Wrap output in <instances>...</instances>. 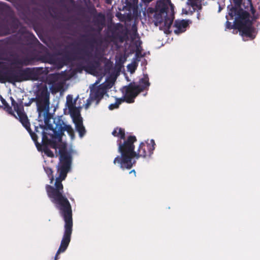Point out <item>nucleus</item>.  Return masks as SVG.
Listing matches in <instances>:
<instances>
[{
	"label": "nucleus",
	"instance_id": "f257e3e1",
	"mask_svg": "<svg viewBox=\"0 0 260 260\" xmlns=\"http://www.w3.org/2000/svg\"><path fill=\"white\" fill-rule=\"evenodd\" d=\"M59 161L57 166V172L59 176L56 178L55 187L48 184L45 187L48 197L59 210L65 222L63 237L54 260H57L58 255L67 249L71 241L73 225L72 206L67 198L63 194V186L61 183L71 170L72 150H68L66 145L64 144L59 148Z\"/></svg>",
	"mask_w": 260,
	"mask_h": 260
},
{
	"label": "nucleus",
	"instance_id": "f03ea898",
	"mask_svg": "<svg viewBox=\"0 0 260 260\" xmlns=\"http://www.w3.org/2000/svg\"><path fill=\"white\" fill-rule=\"evenodd\" d=\"M6 60L10 63L11 67L9 68L6 62L0 61V83L15 84L38 79L39 73L38 69L22 68L23 66L29 64L30 60L27 57L12 55Z\"/></svg>",
	"mask_w": 260,
	"mask_h": 260
},
{
	"label": "nucleus",
	"instance_id": "7ed1b4c3",
	"mask_svg": "<svg viewBox=\"0 0 260 260\" xmlns=\"http://www.w3.org/2000/svg\"><path fill=\"white\" fill-rule=\"evenodd\" d=\"M137 139L135 136H129L122 140H117L118 151L121 156H117L113 160L114 164H118L121 169H131L136 161H133L136 155L134 143Z\"/></svg>",
	"mask_w": 260,
	"mask_h": 260
},
{
	"label": "nucleus",
	"instance_id": "20e7f679",
	"mask_svg": "<svg viewBox=\"0 0 260 260\" xmlns=\"http://www.w3.org/2000/svg\"><path fill=\"white\" fill-rule=\"evenodd\" d=\"M77 55H80L84 57V60L86 63V66L78 64L77 66L76 70L78 72H81L84 70L89 73L92 74L96 71L101 66V61L103 56V53L99 50L98 47L95 48V51L92 54L91 51H89L88 48L85 46L83 48H77L76 52ZM77 59V60H78Z\"/></svg>",
	"mask_w": 260,
	"mask_h": 260
},
{
	"label": "nucleus",
	"instance_id": "39448f33",
	"mask_svg": "<svg viewBox=\"0 0 260 260\" xmlns=\"http://www.w3.org/2000/svg\"><path fill=\"white\" fill-rule=\"evenodd\" d=\"M235 6L230 5L227 8L229 11V14L232 17L237 16L236 19V25L237 27H240L242 26V20H245L248 16H250L248 11L251 12L253 15V20H256L258 18L259 15L255 14V10L254 9L251 0H247L246 3L243 4V7L246 10H244L241 8L242 0H233ZM248 20H245V22H247Z\"/></svg>",
	"mask_w": 260,
	"mask_h": 260
},
{
	"label": "nucleus",
	"instance_id": "423d86ee",
	"mask_svg": "<svg viewBox=\"0 0 260 260\" xmlns=\"http://www.w3.org/2000/svg\"><path fill=\"white\" fill-rule=\"evenodd\" d=\"M20 25L19 20L13 16L10 7L0 2V35L14 32Z\"/></svg>",
	"mask_w": 260,
	"mask_h": 260
},
{
	"label": "nucleus",
	"instance_id": "0eeeda50",
	"mask_svg": "<svg viewBox=\"0 0 260 260\" xmlns=\"http://www.w3.org/2000/svg\"><path fill=\"white\" fill-rule=\"evenodd\" d=\"M150 84L148 75L144 74L143 77L140 79L138 84L133 82L124 87V94L123 100L127 103H134L135 98L139 93L145 90H148Z\"/></svg>",
	"mask_w": 260,
	"mask_h": 260
},
{
	"label": "nucleus",
	"instance_id": "6e6552de",
	"mask_svg": "<svg viewBox=\"0 0 260 260\" xmlns=\"http://www.w3.org/2000/svg\"><path fill=\"white\" fill-rule=\"evenodd\" d=\"M226 18L228 20L225 23L226 28L229 29L234 28L237 29L243 38H248L250 40H253L255 38V35L254 34L255 29L252 25V21L250 20V16H248L247 18H245V20H248L247 22H245V20H242V24L240 27H237L236 25L237 16L232 17L231 16L228 14V15L226 16Z\"/></svg>",
	"mask_w": 260,
	"mask_h": 260
},
{
	"label": "nucleus",
	"instance_id": "1a4fd4ad",
	"mask_svg": "<svg viewBox=\"0 0 260 260\" xmlns=\"http://www.w3.org/2000/svg\"><path fill=\"white\" fill-rule=\"evenodd\" d=\"M54 126L51 124L47 125L48 128L53 132V138L61 142L64 132L66 131L71 137L72 140L75 138L74 129L70 125L66 124L63 120L59 117L54 119Z\"/></svg>",
	"mask_w": 260,
	"mask_h": 260
},
{
	"label": "nucleus",
	"instance_id": "9d476101",
	"mask_svg": "<svg viewBox=\"0 0 260 260\" xmlns=\"http://www.w3.org/2000/svg\"><path fill=\"white\" fill-rule=\"evenodd\" d=\"M50 93L46 87L39 88L36 93L35 99L37 100V107L39 116L42 113H47L49 106Z\"/></svg>",
	"mask_w": 260,
	"mask_h": 260
},
{
	"label": "nucleus",
	"instance_id": "9b49d317",
	"mask_svg": "<svg viewBox=\"0 0 260 260\" xmlns=\"http://www.w3.org/2000/svg\"><path fill=\"white\" fill-rule=\"evenodd\" d=\"M106 93V88L101 85L93 86L90 89L89 96L84 105V108L88 109L92 103H94L95 106H97Z\"/></svg>",
	"mask_w": 260,
	"mask_h": 260
},
{
	"label": "nucleus",
	"instance_id": "f8f14e48",
	"mask_svg": "<svg viewBox=\"0 0 260 260\" xmlns=\"http://www.w3.org/2000/svg\"><path fill=\"white\" fill-rule=\"evenodd\" d=\"M155 145V141L153 139L150 140V143L141 142L137 151H135L136 155H135V158L138 159L141 157L145 158L150 156L153 153Z\"/></svg>",
	"mask_w": 260,
	"mask_h": 260
},
{
	"label": "nucleus",
	"instance_id": "ddd939ff",
	"mask_svg": "<svg viewBox=\"0 0 260 260\" xmlns=\"http://www.w3.org/2000/svg\"><path fill=\"white\" fill-rule=\"evenodd\" d=\"M27 131L29 133V135L31 136L32 140L35 143V145L38 150H40V148L41 147H43L44 146H48L49 143H50L51 140L49 139L48 138L47 134L44 131L42 132V144H41L38 142V136L36 134L32 132V131L30 128V124L29 121V120L27 122H26L24 125H22Z\"/></svg>",
	"mask_w": 260,
	"mask_h": 260
},
{
	"label": "nucleus",
	"instance_id": "4468645a",
	"mask_svg": "<svg viewBox=\"0 0 260 260\" xmlns=\"http://www.w3.org/2000/svg\"><path fill=\"white\" fill-rule=\"evenodd\" d=\"M18 34L20 35L19 38L17 40H15L13 38H12L13 43H19L20 40L22 39L28 45L39 43L35 36L32 33L28 32L25 27H21L18 30Z\"/></svg>",
	"mask_w": 260,
	"mask_h": 260
},
{
	"label": "nucleus",
	"instance_id": "2eb2a0df",
	"mask_svg": "<svg viewBox=\"0 0 260 260\" xmlns=\"http://www.w3.org/2000/svg\"><path fill=\"white\" fill-rule=\"evenodd\" d=\"M167 7L164 4H162L160 8H159V5H157L155 11L153 9L149 10L150 13H152L154 12L153 22L155 26H157L163 23L165 16L167 15Z\"/></svg>",
	"mask_w": 260,
	"mask_h": 260
},
{
	"label": "nucleus",
	"instance_id": "dca6fc26",
	"mask_svg": "<svg viewBox=\"0 0 260 260\" xmlns=\"http://www.w3.org/2000/svg\"><path fill=\"white\" fill-rule=\"evenodd\" d=\"M10 100L12 105L17 114L19 121L22 125H24L26 122H27L28 119L26 114L24 111L22 102L20 101V103H17L12 96L10 97Z\"/></svg>",
	"mask_w": 260,
	"mask_h": 260
},
{
	"label": "nucleus",
	"instance_id": "f3484780",
	"mask_svg": "<svg viewBox=\"0 0 260 260\" xmlns=\"http://www.w3.org/2000/svg\"><path fill=\"white\" fill-rule=\"evenodd\" d=\"M76 51L72 52H67L62 58H58L56 60V63L60 68L64 65H67L68 62L75 61L77 59H84V57L80 55H77Z\"/></svg>",
	"mask_w": 260,
	"mask_h": 260
},
{
	"label": "nucleus",
	"instance_id": "a211bd4d",
	"mask_svg": "<svg viewBox=\"0 0 260 260\" xmlns=\"http://www.w3.org/2000/svg\"><path fill=\"white\" fill-rule=\"evenodd\" d=\"M15 6L24 18L26 17L30 13L29 5L25 0H19Z\"/></svg>",
	"mask_w": 260,
	"mask_h": 260
},
{
	"label": "nucleus",
	"instance_id": "6ab92c4d",
	"mask_svg": "<svg viewBox=\"0 0 260 260\" xmlns=\"http://www.w3.org/2000/svg\"><path fill=\"white\" fill-rule=\"evenodd\" d=\"M105 16L101 12L98 13L94 16L93 18V23L94 25L98 28V31L100 32L105 25Z\"/></svg>",
	"mask_w": 260,
	"mask_h": 260
},
{
	"label": "nucleus",
	"instance_id": "aec40b11",
	"mask_svg": "<svg viewBox=\"0 0 260 260\" xmlns=\"http://www.w3.org/2000/svg\"><path fill=\"white\" fill-rule=\"evenodd\" d=\"M188 24V20L184 19L175 20L174 24V27L176 28L174 31V33L176 35H179L185 32Z\"/></svg>",
	"mask_w": 260,
	"mask_h": 260
},
{
	"label": "nucleus",
	"instance_id": "412c9836",
	"mask_svg": "<svg viewBox=\"0 0 260 260\" xmlns=\"http://www.w3.org/2000/svg\"><path fill=\"white\" fill-rule=\"evenodd\" d=\"M81 37L83 39V41L89 46V49L91 51H93L94 45L98 44V41L94 37V35H82Z\"/></svg>",
	"mask_w": 260,
	"mask_h": 260
},
{
	"label": "nucleus",
	"instance_id": "4be33fe9",
	"mask_svg": "<svg viewBox=\"0 0 260 260\" xmlns=\"http://www.w3.org/2000/svg\"><path fill=\"white\" fill-rule=\"evenodd\" d=\"M72 116L73 121H77L78 120H82V118L81 117L79 109L76 106L73 107H69L68 109Z\"/></svg>",
	"mask_w": 260,
	"mask_h": 260
},
{
	"label": "nucleus",
	"instance_id": "5701e85b",
	"mask_svg": "<svg viewBox=\"0 0 260 260\" xmlns=\"http://www.w3.org/2000/svg\"><path fill=\"white\" fill-rule=\"evenodd\" d=\"M75 124L76 131L79 133V136L82 138L85 134L86 130L83 124L82 120H78L77 121L74 122Z\"/></svg>",
	"mask_w": 260,
	"mask_h": 260
},
{
	"label": "nucleus",
	"instance_id": "b1692460",
	"mask_svg": "<svg viewBox=\"0 0 260 260\" xmlns=\"http://www.w3.org/2000/svg\"><path fill=\"white\" fill-rule=\"evenodd\" d=\"M114 137H117L119 139L118 140H122L125 138V134L124 129L119 127L115 128L112 133Z\"/></svg>",
	"mask_w": 260,
	"mask_h": 260
},
{
	"label": "nucleus",
	"instance_id": "393cba45",
	"mask_svg": "<svg viewBox=\"0 0 260 260\" xmlns=\"http://www.w3.org/2000/svg\"><path fill=\"white\" fill-rule=\"evenodd\" d=\"M0 100L4 107V109L9 113L14 115L16 118H17V117L14 115L13 112L12 107L9 105V104L6 102V101L3 98V96L1 95H0Z\"/></svg>",
	"mask_w": 260,
	"mask_h": 260
},
{
	"label": "nucleus",
	"instance_id": "a878e982",
	"mask_svg": "<svg viewBox=\"0 0 260 260\" xmlns=\"http://www.w3.org/2000/svg\"><path fill=\"white\" fill-rule=\"evenodd\" d=\"M201 2V0H188L187 4L192 8H197L201 10L202 8Z\"/></svg>",
	"mask_w": 260,
	"mask_h": 260
},
{
	"label": "nucleus",
	"instance_id": "bb28decb",
	"mask_svg": "<svg viewBox=\"0 0 260 260\" xmlns=\"http://www.w3.org/2000/svg\"><path fill=\"white\" fill-rule=\"evenodd\" d=\"M44 152V153L48 157H53L54 155L53 152L49 148L48 146H44L41 147L40 150Z\"/></svg>",
	"mask_w": 260,
	"mask_h": 260
},
{
	"label": "nucleus",
	"instance_id": "cd10ccee",
	"mask_svg": "<svg viewBox=\"0 0 260 260\" xmlns=\"http://www.w3.org/2000/svg\"><path fill=\"white\" fill-rule=\"evenodd\" d=\"M173 19L168 17L167 16H165L164 19V25L166 29H169L173 23Z\"/></svg>",
	"mask_w": 260,
	"mask_h": 260
},
{
	"label": "nucleus",
	"instance_id": "c85d7f7f",
	"mask_svg": "<svg viewBox=\"0 0 260 260\" xmlns=\"http://www.w3.org/2000/svg\"><path fill=\"white\" fill-rule=\"evenodd\" d=\"M124 100L122 99H116V102L114 104H111L109 106V109L110 110H113L119 107V106L121 104Z\"/></svg>",
	"mask_w": 260,
	"mask_h": 260
},
{
	"label": "nucleus",
	"instance_id": "c756f323",
	"mask_svg": "<svg viewBox=\"0 0 260 260\" xmlns=\"http://www.w3.org/2000/svg\"><path fill=\"white\" fill-rule=\"evenodd\" d=\"M67 105L68 109H69V107L71 108L75 106L73 102L72 96L71 95H68L67 96Z\"/></svg>",
	"mask_w": 260,
	"mask_h": 260
},
{
	"label": "nucleus",
	"instance_id": "7c9ffc66",
	"mask_svg": "<svg viewBox=\"0 0 260 260\" xmlns=\"http://www.w3.org/2000/svg\"><path fill=\"white\" fill-rule=\"evenodd\" d=\"M44 169L46 173L47 174L48 176H50L53 175V171L51 168L48 167H44Z\"/></svg>",
	"mask_w": 260,
	"mask_h": 260
},
{
	"label": "nucleus",
	"instance_id": "2f4dec72",
	"mask_svg": "<svg viewBox=\"0 0 260 260\" xmlns=\"http://www.w3.org/2000/svg\"><path fill=\"white\" fill-rule=\"evenodd\" d=\"M5 57V51L4 49L0 47V60L5 59L6 60L7 58H4Z\"/></svg>",
	"mask_w": 260,
	"mask_h": 260
},
{
	"label": "nucleus",
	"instance_id": "473e14b6",
	"mask_svg": "<svg viewBox=\"0 0 260 260\" xmlns=\"http://www.w3.org/2000/svg\"><path fill=\"white\" fill-rule=\"evenodd\" d=\"M127 68L131 73L135 72L136 69V66L135 64H129L127 66Z\"/></svg>",
	"mask_w": 260,
	"mask_h": 260
},
{
	"label": "nucleus",
	"instance_id": "72a5a7b5",
	"mask_svg": "<svg viewBox=\"0 0 260 260\" xmlns=\"http://www.w3.org/2000/svg\"><path fill=\"white\" fill-rule=\"evenodd\" d=\"M49 146L53 148L56 149L57 147V143L55 141L51 140L50 143H49L48 144V146Z\"/></svg>",
	"mask_w": 260,
	"mask_h": 260
},
{
	"label": "nucleus",
	"instance_id": "f704fd0d",
	"mask_svg": "<svg viewBox=\"0 0 260 260\" xmlns=\"http://www.w3.org/2000/svg\"><path fill=\"white\" fill-rule=\"evenodd\" d=\"M115 37L118 38L120 42H123L124 40V36H122L119 33L115 34Z\"/></svg>",
	"mask_w": 260,
	"mask_h": 260
},
{
	"label": "nucleus",
	"instance_id": "c9c22d12",
	"mask_svg": "<svg viewBox=\"0 0 260 260\" xmlns=\"http://www.w3.org/2000/svg\"><path fill=\"white\" fill-rule=\"evenodd\" d=\"M111 69V65L107 62L105 64V70L106 72H109Z\"/></svg>",
	"mask_w": 260,
	"mask_h": 260
},
{
	"label": "nucleus",
	"instance_id": "e433bc0d",
	"mask_svg": "<svg viewBox=\"0 0 260 260\" xmlns=\"http://www.w3.org/2000/svg\"><path fill=\"white\" fill-rule=\"evenodd\" d=\"M122 27H123L121 23H118L115 26H114V27L113 28V30H114V31H115V30H118L119 27L122 28Z\"/></svg>",
	"mask_w": 260,
	"mask_h": 260
},
{
	"label": "nucleus",
	"instance_id": "4c0bfd02",
	"mask_svg": "<svg viewBox=\"0 0 260 260\" xmlns=\"http://www.w3.org/2000/svg\"><path fill=\"white\" fill-rule=\"evenodd\" d=\"M54 87L56 89V90L59 91L61 88V85L60 84H56L53 85Z\"/></svg>",
	"mask_w": 260,
	"mask_h": 260
},
{
	"label": "nucleus",
	"instance_id": "58836bf2",
	"mask_svg": "<svg viewBox=\"0 0 260 260\" xmlns=\"http://www.w3.org/2000/svg\"><path fill=\"white\" fill-rule=\"evenodd\" d=\"M85 28H89V30L91 31H94V28L93 27H92V26L89 25H85Z\"/></svg>",
	"mask_w": 260,
	"mask_h": 260
},
{
	"label": "nucleus",
	"instance_id": "ea45409f",
	"mask_svg": "<svg viewBox=\"0 0 260 260\" xmlns=\"http://www.w3.org/2000/svg\"><path fill=\"white\" fill-rule=\"evenodd\" d=\"M48 177L49 178V179L50 180V183H52L53 181L54 180V177L53 175H51L50 176H48Z\"/></svg>",
	"mask_w": 260,
	"mask_h": 260
},
{
	"label": "nucleus",
	"instance_id": "a19ab883",
	"mask_svg": "<svg viewBox=\"0 0 260 260\" xmlns=\"http://www.w3.org/2000/svg\"><path fill=\"white\" fill-rule=\"evenodd\" d=\"M31 101H29L28 103H25L24 104V106H30L31 105Z\"/></svg>",
	"mask_w": 260,
	"mask_h": 260
},
{
	"label": "nucleus",
	"instance_id": "79ce46f5",
	"mask_svg": "<svg viewBox=\"0 0 260 260\" xmlns=\"http://www.w3.org/2000/svg\"><path fill=\"white\" fill-rule=\"evenodd\" d=\"M129 174H131V173H134V176H136V171L135 170H132L131 171L129 172Z\"/></svg>",
	"mask_w": 260,
	"mask_h": 260
},
{
	"label": "nucleus",
	"instance_id": "37998d69",
	"mask_svg": "<svg viewBox=\"0 0 260 260\" xmlns=\"http://www.w3.org/2000/svg\"><path fill=\"white\" fill-rule=\"evenodd\" d=\"M144 3H150L152 2L153 0H142Z\"/></svg>",
	"mask_w": 260,
	"mask_h": 260
},
{
	"label": "nucleus",
	"instance_id": "c03bdc74",
	"mask_svg": "<svg viewBox=\"0 0 260 260\" xmlns=\"http://www.w3.org/2000/svg\"><path fill=\"white\" fill-rule=\"evenodd\" d=\"M29 101H31V103L33 102H36L37 103V100L35 99V98H31Z\"/></svg>",
	"mask_w": 260,
	"mask_h": 260
},
{
	"label": "nucleus",
	"instance_id": "a18cd8bd",
	"mask_svg": "<svg viewBox=\"0 0 260 260\" xmlns=\"http://www.w3.org/2000/svg\"><path fill=\"white\" fill-rule=\"evenodd\" d=\"M141 51L139 50V49H137V50L136 51V55H138L139 53H140Z\"/></svg>",
	"mask_w": 260,
	"mask_h": 260
},
{
	"label": "nucleus",
	"instance_id": "49530a36",
	"mask_svg": "<svg viewBox=\"0 0 260 260\" xmlns=\"http://www.w3.org/2000/svg\"><path fill=\"white\" fill-rule=\"evenodd\" d=\"M35 131L38 132V127L37 126L35 127Z\"/></svg>",
	"mask_w": 260,
	"mask_h": 260
}]
</instances>
